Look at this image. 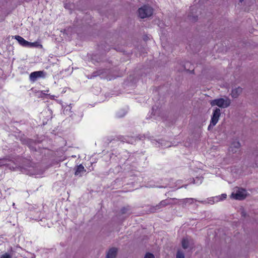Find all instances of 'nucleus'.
<instances>
[{
  "instance_id": "nucleus-1",
  "label": "nucleus",
  "mask_w": 258,
  "mask_h": 258,
  "mask_svg": "<svg viewBox=\"0 0 258 258\" xmlns=\"http://www.w3.org/2000/svg\"><path fill=\"white\" fill-rule=\"evenodd\" d=\"M210 103L212 106H217L221 108H226L230 105L231 100L229 98L225 97L212 100Z\"/></svg>"
},
{
  "instance_id": "nucleus-2",
  "label": "nucleus",
  "mask_w": 258,
  "mask_h": 258,
  "mask_svg": "<svg viewBox=\"0 0 258 258\" xmlns=\"http://www.w3.org/2000/svg\"><path fill=\"white\" fill-rule=\"evenodd\" d=\"M153 13V9L147 5L140 8L138 10L139 17L142 19L148 18L151 16Z\"/></svg>"
},
{
  "instance_id": "nucleus-3",
  "label": "nucleus",
  "mask_w": 258,
  "mask_h": 258,
  "mask_svg": "<svg viewBox=\"0 0 258 258\" xmlns=\"http://www.w3.org/2000/svg\"><path fill=\"white\" fill-rule=\"evenodd\" d=\"M221 111L219 108H216L215 109H214L210 121V123L208 127V130H211L217 124L219 119Z\"/></svg>"
},
{
  "instance_id": "nucleus-4",
  "label": "nucleus",
  "mask_w": 258,
  "mask_h": 258,
  "mask_svg": "<svg viewBox=\"0 0 258 258\" xmlns=\"http://www.w3.org/2000/svg\"><path fill=\"white\" fill-rule=\"evenodd\" d=\"M246 196L247 192L244 189L237 187L232 193L231 197L234 199L242 200L244 199Z\"/></svg>"
},
{
  "instance_id": "nucleus-5",
  "label": "nucleus",
  "mask_w": 258,
  "mask_h": 258,
  "mask_svg": "<svg viewBox=\"0 0 258 258\" xmlns=\"http://www.w3.org/2000/svg\"><path fill=\"white\" fill-rule=\"evenodd\" d=\"M173 200L174 199H170L162 201L158 205H156L155 207H154L153 208L152 212H155L156 211L159 210L160 208L162 207L172 204L171 201Z\"/></svg>"
},
{
  "instance_id": "nucleus-6",
  "label": "nucleus",
  "mask_w": 258,
  "mask_h": 258,
  "mask_svg": "<svg viewBox=\"0 0 258 258\" xmlns=\"http://www.w3.org/2000/svg\"><path fill=\"white\" fill-rule=\"evenodd\" d=\"M43 72L42 71H36L32 72L29 76L30 80L32 82H35L38 78L43 76Z\"/></svg>"
},
{
  "instance_id": "nucleus-7",
  "label": "nucleus",
  "mask_w": 258,
  "mask_h": 258,
  "mask_svg": "<svg viewBox=\"0 0 258 258\" xmlns=\"http://www.w3.org/2000/svg\"><path fill=\"white\" fill-rule=\"evenodd\" d=\"M240 147V144L238 141H234L229 147V152L233 153H236Z\"/></svg>"
},
{
  "instance_id": "nucleus-8",
  "label": "nucleus",
  "mask_w": 258,
  "mask_h": 258,
  "mask_svg": "<svg viewBox=\"0 0 258 258\" xmlns=\"http://www.w3.org/2000/svg\"><path fill=\"white\" fill-rule=\"evenodd\" d=\"M117 249L115 247L110 248L107 253L106 258H115Z\"/></svg>"
},
{
  "instance_id": "nucleus-9",
  "label": "nucleus",
  "mask_w": 258,
  "mask_h": 258,
  "mask_svg": "<svg viewBox=\"0 0 258 258\" xmlns=\"http://www.w3.org/2000/svg\"><path fill=\"white\" fill-rule=\"evenodd\" d=\"M226 197H227L226 194H223L221 196H217V197L212 198V199L213 200L210 199L209 200L210 202L209 203L213 204L215 202H218L219 201H222V200L225 199L226 198Z\"/></svg>"
},
{
  "instance_id": "nucleus-10",
  "label": "nucleus",
  "mask_w": 258,
  "mask_h": 258,
  "mask_svg": "<svg viewBox=\"0 0 258 258\" xmlns=\"http://www.w3.org/2000/svg\"><path fill=\"white\" fill-rule=\"evenodd\" d=\"M15 39H16L19 44L24 47H27V45L28 44V41L25 40L22 37L19 36V35H16L14 36Z\"/></svg>"
},
{
  "instance_id": "nucleus-11",
  "label": "nucleus",
  "mask_w": 258,
  "mask_h": 258,
  "mask_svg": "<svg viewBox=\"0 0 258 258\" xmlns=\"http://www.w3.org/2000/svg\"><path fill=\"white\" fill-rule=\"evenodd\" d=\"M242 90V89L240 87L233 89L231 94V96L234 98H237L241 93Z\"/></svg>"
},
{
  "instance_id": "nucleus-12",
  "label": "nucleus",
  "mask_w": 258,
  "mask_h": 258,
  "mask_svg": "<svg viewBox=\"0 0 258 258\" xmlns=\"http://www.w3.org/2000/svg\"><path fill=\"white\" fill-rule=\"evenodd\" d=\"M85 171H86V170L85 169L84 166L82 164H80L77 166V167L76 168V171L75 172V175L76 176H81V173L84 172H85Z\"/></svg>"
},
{
  "instance_id": "nucleus-13",
  "label": "nucleus",
  "mask_w": 258,
  "mask_h": 258,
  "mask_svg": "<svg viewBox=\"0 0 258 258\" xmlns=\"http://www.w3.org/2000/svg\"><path fill=\"white\" fill-rule=\"evenodd\" d=\"M104 72H105L104 70H99L96 72H94L91 75L90 78L92 79L93 78H94V77H96L97 76H100L101 75H102L104 73Z\"/></svg>"
},
{
  "instance_id": "nucleus-14",
  "label": "nucleus",
  "mask_w": 258,
  "mask_h": 258,
  "mask_svg": "<svg viewBox=\"0 0 258 258\" xmlns=\"http://www.w3.org/2000/svg\"><path fill=\"white\" fill-rule=\"evenodd\" d=\"M104 72H105L104 70H99L96 72H94L91 75L90 78L92 79L93 78H94V77H96L97 76H100L101 75H102L104 73Z\"/></svg>"
},
{
  "instance_id": "nucleus-15",
  "label": "nucleus",
  "mask_w": 258,
  "mask_h": 258,
  "mask_svg": "<svg viewBox=\"0 0 258 258\" xmlns=\"http://www.w3.org/2000/svg\"><path fill=\"white\" fill-rule=\"evenodd\" d=\"M126 113L127 110L126 109H121L116 113V115L117 117H122L126 114Z\"/></svg>"
},
{
  "instance_id": "nucleus-16",
  "label": "nucleus",
  "mask_w": 258,
  "mask_h": 258,
  "mask_svg": "<svg viewBox=\"0 0 258 258\" xmlns=\"http://www.w3.org/2000/svg\"><path fill=\"white\" fill-rule=\"evenodd\" d=\"M13 250L12 248H11V253L5 252L0 256V258H12Z\"/></svg>"
},
{
  "instance_id": "nucleus-17",
  "label": "nucleus",
  "mask_w": 258,
  "mask_h": 258,
  "mask_svg": "<svg viewBox=\"0 0 258 258\" xmlns=\"http://www.w3.org/2000/svg\"><path fill=\"white\" fill-rule=\"evenodd\" d=\"M197 201L196 199H193V198H186L182 200V202L184 204H191L194 203V201Z\"/></svg>"
},
{
  "instance_id": "nucleus-18",
  "label": "nucleus",
  "mask_w": 258,
  "mask_h": 258,
  "mask_svg": "<svg viewBox=\"0 0 258 258\" xmlns=\"http://www.w3.org/2000/svg\"><path fill=\"white\" fill-rule=\"evenodd\" d=\"M42 47V45H40L38 42H28V44L27 45V47Z\"/></svg>"
},
{
  "instance_id": "nucleus-19",
  "label": "nucleus",
  "mask_w": 258,
  "mask_h": 258,
  "mask_svg": "<svg viewBox=\"0 0 258 258\" xmlns=\"http://www.w3.org/2000/svg\"><path fill=\"white\" fill-rule=\"evenodd\" d=\"M189 244L188 241L186 238H183L182 240V246L184 249L188 247Z\"/></svg>"
},
{
  "instance_id": "nucleus-20",
  "label": "nucleus",
  "mask_w": 258,
  "mask_h": 258,
  "mask_svg": "<svg viewBox=\"0 0 258 258\" xmlns=\"http://www.w3.org/2000/svg\"><path fill=\"white\" fill-rule=\"evenodd\" d=\"M176 258H185L184 253L180 250H178L176 254Z\"/></svg>"
},
{
  "instance_id": "nucleus-21",
  "label": "nucleus",
  "mask_w": 258,
  "mask_h": 258,
  "mask_svg": "<svg viewBox=\"0 0 258 258\" xmlns=\"http://www.w3.org/2000/svg\"><path fill=\"white\" fill-rule=\"evenodd\" d=\"M144 258H155L154 255L151 253H147Z\"/></svg>"
},
{
  "instance_id": "nucleus-22",
  "label": "nucleus",
  "mask_w": 258,
  "mask_h": 258,
  "mask_svg": "<svg viewBox=\"0 0 258 258\" xmlns=\"http://www.w3.org/2000/svg\"><path fill=\"white\" fill-rule=\"evenodd\" d=\"M134 139L133 138L130 139L128 138L127 139H125V141H123V142H126L129 143L133 144L134 143Z\"/></svg>"
},
{
  "instance_id": "nucleus-23",
  "label": "nucleus",
  "mask_w": 258,
  "mask_h": 258,
  "mask_svg": "<svg viewBox=\"0 0 258 258\" xmlns=\"http://www.w3.org/2000/svg\"><path fill=\"white\" fill-rule=\"evenodd\" d=\"M5 160L4 159H0V166L5 165Z\"/></svg>"
},
{
  "instance_id": "nucleus-24",
  "label": "nucleus",
  "mask_w": 258,
  "mask_h": 258,
  "mask_svg": "<svg viewBox=\"0 0 258 258\" xmlns=\"http://www.w3.org/2000/svg\"><path fill=\"white\" fill-rule=\"evenodd\" d=\"M126 211H127V209L126 208H123L122 210H121V213L122 214H125L126 213Z\"/></svg>"
},
{
  "instance_id": "nucleus-25",
  "label": "nucleus",
  "mask_w": 258,
  "mask_h": 258,
  "mask_svg": "<svg viewBox=\"0 0 258 258\" xmlns=\"http://www.w3.org/2000/svg\"><path fill=\"white\" fill-rule=\"evenodd\" d=\"M199 202H201V203H205V202H204V201H199Z\"/></svg>"
},
{
  "instance_id": "nucleus-26",
  "label": "nucleus",
  "mask_w": 258,
  "mask_h": 258,
  "mask_svg": "<svg viewBox=\"0 0 258 258\" xmlns=\"http://www.w3.org/2000/svg\"><path fill=\"white\" fill-rule=\"evenodd\" d=\"M239 1H240V2H242V1H243V0H239Z\"/></svg>"
},
{
  "instance_id": "nucleus-27",
  "label": "nucleus",
  "mask_w": 258,
  "mask_h": 258,
  "mask_svg": "<svg viewBox=\"0 0 258 258\" xmlns=\"http://www.w3.org/2000/svg\"><path fill=\"white\" fill-rule=\"evenodd\" d=\"M46 93V91H44V93H43L44 94H45Z\"/></svg>"
},
{
  "instance_id": "nucleus-28",
  "label": "nucleus",
  "mask_w": 258,
  "mask_h": 258,
  "mask_svg": "<svg viewBox=\"0 0 258 258\" xmlns=\"http://www.w3.org/2000/svg\"><path fill=\"white\" fill-rule=\"evenodd\" d=\"M46 93V91H44V93H43L44 94H45Z\"/></svg>"
},
{
  "instance_id": "nucleus-29",
  "label": "nucleus",
  "mask_w": 258,
  "mask_h": 258,
  "mask_svg": "<svg viewBox=\"0 0 258 258\" xmlns=\"http://www.w3.org/2000/svg\"><path fill=\"white\" fill-rule=\"evenodd\" d=\"M46 93V91H44V93H43L44 94H45Z\"/></svg>"
}]
</instances>
